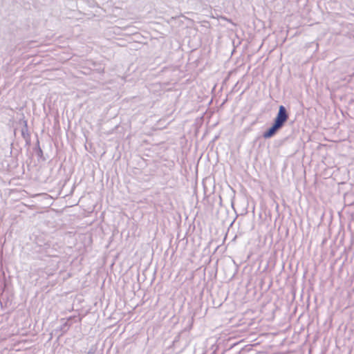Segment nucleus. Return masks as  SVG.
<instances>
[{"instance_id": "obj_2", "label": "nucleus", "mask_w": 354, "mask_h": 354, "mask_svg": "<svg viewBox=\"0 0 354 354\" xmlns=\"http://www.w3.org/2000/svg\"><path fill=\"white\" fill-rule=\"evenodd\" d=\"M280 128L281 127H279L278 125L274 123L272 127H270L267 131H266L263 133V137L265 138L272 137L275 133V132Z\"/></svg>"}, {"instance_id": "obj_1", "label": "nucleus", "mask_w": 354, "mask_h": 354, "mask_svg": "<svg viewBox=\"0 0 354 354\" xmlns=\"http://www.w3.org/2000/svg\"><path fill=\"white\" fill-rule=\"evenodd\" d=\"M288 118L286 110L283 106H280L279 108L278 114L274 120V124L281 127Z\"/></svg>"}]
</instances>
